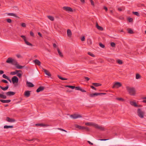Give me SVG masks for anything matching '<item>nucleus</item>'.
Returning a JSON list of instances; mask_svg holds the SVG:
<instances>
[{
    "label": "nucleus",
    "instance_id": "1",
    "mask_svg": "<svg viewBox=\"0 0 146 146\" xmlns=\"http://www.w3.org/2000/svg\"><path fill=\"white\" fill-rule=\"evenodd\" d=\"M126 88L127 90L130 95H134L136 94V90L135 88L130 87L128 86H126Z\"/></svg>",
    "mask_w": 146,
    "mask_h": 146
},
{
    "label": "nucleus",
    "instance_id": "2",
    "mask_svg": "<svg viewBox=\"0 0 146 146\" xmlns=\"http://www.w3.org/2000/svg\"><path fill=\"white\" fill-rule=\"evenodd\" d=\"M6 62L8 63L11 64L13 65H14L15 63H17V61L12 58H8L6 61Z\"/></svg>",
    "mask_w": 146,
    "mask_h": 146
},
{
    "label": "nucleus",
    "instance_id": "3",
    "mask_svg": "<svg viewBox=\"0 0 146 146\" xmlns=\"http://www.w3.org/2000/svg\"><path fill=\"white\" fill-rule=\"evenodd\" d=\"M144 114V113L140 109H138L137 110V114L140 118H143V117Z\"/></svg>",
    "mask_w": 146,
    "mask_h": 146
},
{
    "label": "nucleus",
    "instance_id": "4",
    "mask_svg": "<svg viewBox=\"0 0 146 146\" xmlns=\"http://www.w3.org/2000/svg\"><path fill=\"white\" fill-rule=\"evenodd\" d=\"M70 116L71 117L74 119L78 118H81L82 117V116L80 115L76 114L71 115Z\"/></svg>",
    "mask_w": 146,
    "mask_h": 146
},
{
    "label": "nucleus",
    "instance_id": "5",
    "mask_svg": "<svg viewBox=\"0 0 146 146\" xmlns=\"http://www.w3.org/2000/svg\"><path fill=\"white\" fill-rule=\"evenodd\" d=\"M93 126L96 128L102 131H104L105 130L104 127L102 126H99L98 124L96 123L93 124Z\"/></svg>",
    "mask_w": 146,
    "mask_h": 146
},
{
    "label": "nucleus",
    "instance_id": "6",
    "mask_svg": "<svg viewBox=\"0 0 146 146\" xmlns=\"http://www.w3.org/2000/svg\"><path fill=\"white\" fill-rule=\"evenodd\" d=\"M122 86V84L119 82H115L112 86V88H118Z\"/></svg>",
    "mask_w": 146,
    "mask_h": 146
},
{
    "label": "nucleus",
    "instance_id": "7",
    "mask_svg": "<svg viewBox=\"0 0 146 146\" xmlns=\"http://www.w3.org/2000/svg\"><path fill=\"white\" fill-rule=\"evenodd\" d=\"M11 81L13 84L17 83L19 81L18 78L16 76H14L11 78Z\"/></svg>",
    "mask_w": 146,
    "mask_h": 146
},
{
    "label": "nucleus",
    "instance_id": "8",
    "mask_svg": "<svg viewBox=\"0 0 146 146\" xmlns=\"http://www.w3.org/2000/svg\"><path fill=\"white\" fill-rule=\"evenodd\" d=\"M63 9L66 11H69L72 12L73 11V10L70 7H64L62 8Z\"/></svg>",
    "mask_w": 146,
    "mask_h": 146
},
{
    "label": "nucleus",
    "instance_id": "9",
    "mask_svg": "<svg viewBox=\"0 0 146 146\" xmlns=\"http://www.w3.org/2000/svg\"><path fill=\"white\" fill-rule=\"evenodd\" d=\"M15 94V92L11 91H9L6 93V94L8 96H13Z\"/></svg>",
    "mask_w": 146,
    "mask_h": 146
},
{
    "label": "nucleus",
    "instance_id": "10",
    "mask_svg": "<svg viewBox=\"0 0 146 146\" xmlns=\"http://www.w3.org/2000/svg\"><path fill=\"white\" fill-rule=\"evenodd\" d=\"M33 62L35 65H37L38 66L40 65L41 62L38 59H35L33 60Z\"/></svg>",
    "mask_w": 146,
    "mask_h": 146
},
{
    "label": "nucleus",
    "instance_id": "11",
    "mask_svg": "<svg viewBox=\"0 0 146 146\" xmlns=\"http://www.w3.org/2000/svg\"><path fill=\"white\" fill-rule=\"evenodd\" d=\"M6 120L7 121L9 122H14L15 121V120L14 119L10 118L9 117H7Z\"/></svg>",
    "mask_w": 146,
    "mask_h": 146
},
{
    "label": "nucleus",
    "instance_id": "12",
    "mask_svg": "<svg viewBox=\"0 0 146 146\" xmlns=\"http://www.w3.org/2000/svg\"><path fill=\"white\" fill-rule=\"evenodd\" d=\"M30 92L29 91H26L24 93L25 96L27 98L29 97L30 95Z\"/></svg>",
    "mask_w": 146,
    "mask_h": 146
},
{
    "label": "nucleus",
    "instance_id": "13",
    "mask_svg": "<svg viewBox=\"0 0 146 146\" xmlns=\"http://www.w3.org/2000/svg\"><path fill=\"white\" fill-rule=\"evenodd\" d=\"M44 89V86H40L36 90V92L38 93L39 92L43 91Z\"/></svg>",
    "mask_w": 146,
    "mask_h": 146
},
{
    "label": "nucleus",
    "instance_id": "14",
    "mask_svg": "<svg viewBox=\"0 0 146 146\" xmlns=\"http://www.w3.org/2000/svg\"><path fill=\"white\" fill-rule=\"evenodd\" d=\"M21 72L22 70H16L15 71L11 72L10 73V74L11 75H14L17 74V73H18V72Z\"/></svg>",
    "mask_w": 146,
    "mask_h": 146
},
{
    "label": "nucleus",
    "instance_id": "15",
    "mask_svg": "<svg viewBox=\"0 0 146 146\" xmlns=\"http://www.w3.org/2000/svg\"><path fill=\"white\" fill-rule=\"evenodd\" d=\"M43 70H44V71L46 75L48 76L49 77L51 76V75L48 71L44 69H43Z\"/></svg>",
    "mask_w": 146,
    "mask_h": 146
},
{
    "label": "nucleus",
    "instance_id": "16",
    "mask_svg": "<svg viewBox=\"0 0 146 146\" xmlns=\"http://www.w3.org/2000/svg\"><path fill=\"white\" fill-rule=\"evenodd\" d=\"M15 67L19 69H22L24 66H21L17 64V63H15V64H14Z\"/></svg>",
    "mask_w": 146,
    "mask_h": 146
},
{
    "label": "nucleus",
    "instance_id": "17",
    "mask_svg": "<svg viewBox=\"0 0 146 146\" xmlns=\"http://www.w3.org/2000/svg\"><path fill=\"white\" fill-rule=\"evenodd\" d=\"M27 86L29 87H33L34 86L32 83L28 81L27 82Z\"/></svg>",
    "mask_w": 146,
    "mask_h": 146
},
{
    "label": "nucleus",
    "instance_id": "18",
    "mask_svg": "<svg viewBox=\"0 0 146 146\" xmlns=\"http://www.w3.org/2000/svg\"><path fill=\"white\" fill-rule=\"evenodd\" d=\"M75 127L76 128H78L79 129H80L81 130H83L84 129V127L82 126H81L77 124H75Z\"/></svg>",
    "mask_w": 146,
    "mask_h": 146
},
{
    "label": "nucleus",
    "instance_id": "19",
    "mask_svg": "<svg viewBox=\"0 0 146 146\" xmlns=\"http://www.w3.org/2000/svg\"><path fill=\"white\" fill-rule=\"evenodd\" d=\"M67 34L68 36L69 37H71L72 33L71 30L69 29H68L67 30Z\"/></svg>",
    "mask_w": 146,
    "mask_h": 146
},
{
    "label": "nucleus",
    "instance_id": "20",
    "mask_svg": "<svg viewBox=\"0 0 146 146\" xmlns=\"http://www.w3.org/2000/svg\"><path fill=\"white\" fill-rule=\"evenodd\" d=\"M0 101L3 103H9L11 102V100H0Z\"/></svg>",
    "mask_w": 146,
    "mask_h": 146
},
{
    "label": "nucleus",
    "instance_id": "21",
    "mask_svg": "<svg viewBox=\"0 0 146 146\" xmlns=\"http://www.w3.org/2000/svg\"><path fill=\"white\" fill-rule=\"evenodd\" d=\"M130 104L132 106H134L135 107H138L139 106L137 105L136 103L133 101H130Z\"/></svg>",
    "mask_w": 146,
    "mask_h": 146
},
{
    "label": "nucleus",
    "instance_id": "22",
    "mask_svg": "<svg viewBox=\"0 0 146 146\" xmlns=\"http://www.w3.org/2000/svg\"><path fill=\"white\" fill-rule=\"evenodd\" d=\"M96 27L100 31H102L103 30V28L101 26H99L98 23L96 24Z\"/></svg>",
    "mask_w": 146,
    "mask_h": 146
},
{
    "label": "nucleus",
    "instance_id": "23",
    "mask_svg": "<svg viewBox=\"0 0 146 146\" xmlns=\"http://www.w3.org/2000/svg\"><path fill=\"white\" fill-rule=\"evenodd\" d=\"M0 88L3 90L5 91L8 89L9 88V85H7L5 87H3L1 86H0Z\"/></svg>",
    "mask_w": 146,
    "mask_h": 146
},
{
    "label": "nucleus",
    "instance_id": "24",
    "mask_svg": "<svg viewBox=\"0 0 146 146\" xmlns=\"http://www.w3.org/2000/svg\"><path fill=\"white\" fill-rule=\"evenodd\" d=\"M90 97H93L95 96H99V93H95L93 94H90L89 95Z\"/></svg>",
    "mask_w": 146,
    "mask_h": 146
},
{
    "label": "nucleus",
    "instance_id": "25",
    "mask_svg": "<svg viewBox=\"0 0 146 146\" xmlns=\"http://www.w3.org/2000/svg\"><path fill=\"white\" fill-rule=\"evenodd\" d=\"M7 15L9 16H13L17 18L18 17L16 14L13 13H8Z\"/></svg>",
    "mask_w": 146,
    "mask_h": 146
},
{
    "label": "nucleus",
    "instance_id": "26",
    "mask_svg": "<svg viewBox=\"0 0 146 146\" xmlns=\"http://www.w3.org/2000/svg\"><path fill=\"white\" fill-rule=\"evenodd\" d=\"M92 85L96 87H98L102 85V84L99 83H92Z\"/></svg>",
    "mask_w": 146,
    "mask_h": 146
},
{
    "label": "nucleus",
    "instance_id": "27",
    "mask_svg": "<svg viewBox=\"0 0 146 146\" xmlns=\"http://www.w3.org/2000/svg\"><path fill=\"white\" fill-rule=\"evenodd\" d=\"M57 50L60 56V57H63V55H62V53L60 51L59 49L58 48H57Z\"/></svg>",
    "mask_w": 146,
    "mask_h": 146
},
{
    "label": "nucleus",
    "instance_id": "28",
    "mask_svg": "<svg viewBox=\"0 0 146 146\" xmlns=\"http://www.w3.org/2000/svg\"><path fill=\"white\" fill-rule=\"evenodd\" d=\"M17 76L19 77L20 78H21L23 74V72L22 71L21 72H18V73H17Z\"/></svg>",
    "mask_w": 146,
    "mask_h": 146
},
{
    "label": "nucleus",
    "instance_id": "29",
    "mask_svg": "<svg viewBox=\"0 0 146 146\" xmlns=\"http://www.w3.org/2000/svg\"><path fill=\"white\" fill-rule=\"evenodd\" d=\"M13 126L12 125H5L4 126V128L5 129H8L9 128H13Z\"/></svg>",
    "mask_w": 146,
    "mask_h": 146
},
{
    "label": "nucleus",
    "instance_id": "30",
    "mask_svg": "<svg viewBox=\"0 0 146 146\" xmlns=\"http://www.w3.org/2000/svg\"><path fill=\"white\" fill-rule=\"evenodd\" d=\"M48 18L51 21H53L54 20V17L52 16H48Z\"/></svg>",
    "mask_w": 146,
    "mask_h": 146
},
{
    "label": "nucleus",
    "instance_id": "31",
    "mask_svg": "<svg viewBox=\"0 0 146 146\" xmlns=\"http://www.w3.org/2000/svg\"><path fill=\"white\" fill-rule=\"evenodd\" d=\"M35 125L36 126H38L40 127H44L46 126V125L43 124L42 123L36 124Z\"/></svg>",
    "mask_w": 146,
    "mask_h": 146
},
{
    "label": "nucleus",
    "instance_id": "32",
    "mask_svg": "<svg viewBox=\"0 0 146 146\" xmlns=\"http://www.w3.org/2000/svg\"><path fill=\"white\" fill-rule=\"evenodd\" d=\"M25 44L27 45L31 46H33V44L31 43H30L29 42H28L27 40L25 41Z\"/></svg>",
    "mask_w": 146,
    "mask_h": 146
},
{
    "label": "nucleus",
    "instance_id": "33",
    "mask_svg": "<svg viewBox=\"0 0 146 146\" xmlns=\"http://www.w3.org/2000/svg\"><path fill=\"white\" fill-rule=\"evenodd\" d=\"M128 33L129 34H132L133 33V32L132 30L130 29H127Z\"/></svg>",
    "mask_w": 146,
    "mask_h": 146
},
{
    "label": "nucleus",
    "instance_id": "34",
    "mask_svg": "<svg viewBox=\"0 0 146 146\" xmlns=\"http://www.w3.org/2000/svg\"><path fill=\"white\" fill-rule=\"evenodd\" d=\"M125 8L124 7H119L118 8V10L120 11H123L125 10Z\"/></svg>",
    "mask_w": 146,
    "mask_h": 146
},
{
    "label": "nucleus",
    "instance_id": "35",
    "mask_svg": "<svg viewBox=\"0 0 146 146\" xmlns=\"http://www.w3.org/2000/svg\"><path fill=\"white\" fill-rule=\"evenodd\" d=\"M141 76L140 75L138 74H136V78L137 79H138L140 78Z\"/></svg>",
    "mask_w": 146,
    "mask_h": 146
},
{
    "label": "nucleus",
    "instance_id": "36",
    "mask_svg": "<svg viewBox=\"0 0 146 146\" xmlns=\"http://www.w3.org/2000/svg\"><path fill=\"white\" fill-rule=\"evenodd\" d=\"M132 13L138 16H139L140 15L139 13L137 12H133Z\"/></svg>",
    "mask_w": 146,
    "mask_h": 146
},
{
    "label": "nucleus",
    "instance_id": "37",
    "mask_svg": "<svg viewBox=\"0 0 146 146\" xmlns=\"http://www.w3.org/2000/svg\"><path fill=\"white\" fill-rule=\"evenodd\" d=\"M66 87H67L72 88V89H74L75 88V86H74L67 85L66 86Z\"/></svg>",
    "mask_w": 146,
    "mask_h": 146
},
{
    "label": "nucleus",
    "instance_id": "38",
    "mask_svg": "<svg viewBox=\"0 0 146 146\" xmlns=\"http://www.w3.org/2000/svg\"><path fill=\"white\" fill-rule=\"evenodd\" d=\"M117 63L119 64H121L123 63V62L121 60H118L117 61Z\"/></svg>",
    "mask_w": 146,
    "mask_h": 146
},
{
    "label": "nucleus",
    "instance_id": "39",
    "mask_svg": "<svg viewBox=\"0 0 146 146\" xmlns=\"http://www.w3.org/2000/svg\"><path fill=\"white\" fill-rule=\"evenodd\" d=\"M92 124V123H88H88H85V125H88V126H91V125H92L93 126V124Z\"/></svg>",
    "mask_w": 146,
    "mask_h": 146
},
{
    "label": "nucleus",
    "instance_id": "40",
    "mask_svg": "<svg viewBox=\"0 0 146 146\" xmlns=\"http://www.w3.org/2000/svg\"><path fill=\"white\" fill-rule=\"evenodd\" d=\"M127 20L129 22H132L133 21V19L131 18H128Z\"/></svg>",
    "mask_w": 146,
    "mask_h": 146
},
{
    "label": "nucleus",
    "instance_id": "41",
    "mask_svg": "<svg viewBox=\"0 0 146 146\" xmlns=\"http://www.w3.org/2000/svg\"><path fill=\"white\" fill-rule=\"evenodd\" d=\"M111 45L112 47H115V44L114 42H111Z\"/></svg>",
    "mask_w": 146,
    "mask_h": 146
},
{
    "label": "nucleus",
    "instance_id": "42",
    "mask_svg": "<svg viewBox=\"0 0 146 146\" xmlns=\"http://www.w3.org/2000/svg\"><path fill=\"white\" fill-rule=\"evenodd\" d=\"M116 100L120 101H123L124 100V99L121 98H116Z\"/></svg>",
    "mask_w": 146,
    "mask_h": 146
},
{
    "label": "nucleus",
    "instance_id": "43",
    "mask_svg": "<svg viewBox=\"0 0 146 146\" xmlns=\"http://www.w3.org/2000/svg\"><path fill=\"white\" fill-rule=\"evenodd\" d=\"M88 54H89V55H90V56H91L92 57H94L95 56L94 55V54H93L91 52H88Z\"/></svg>",
    "mask_w": 146,
    "mask_h": 146
},
{
    "label": "nucleus",
    "instance_id": "44",
    "mask_svg": "<svg viewBox=\"0 0 146 146\" xmlns=\"http://www.w3.org/2000/svg\"><path fill=\"white\" fill-rule=\"evenodd\" d=\"M1 82H4L5 83H8V82L7 80H4V79L2 80L1 81Z\"/></svg>",
    "mask_w": 146,
    "mask_h": 146
},
{
    "label": "nucleus",
    "instance_id": "45",
    "mask_svg": "<svg viewBox=\"0 0 146 146\" xmlns=\"http://www.w3.org/2000/svg\"><path fill=\"white\" fill-rule=\"evenodd\" d=\"M99 45L100 47L102 48H104L105 47V46L101 43H99Z\"/></svg>",
    "mask_w": 146,
    "mask_h": 146
},
{
    "label": "nucleus",
    "instance_id": "46",
    "mask_svg": "<svg viewBox=\"0 0 146 146\" xmlns=\"http://www.w3.org/2000/svg\"><path fill=\"white\" fill-rule=\"evenodd\" d=\"M21 37L23 39L24 41H25L26 40H27L26 39V37L25 36L21 35Z\"/></svg>",
    "mask_w": 146,
    "mask_h": 146
},
{
    "label": "nucleus",
    "instance_id": "47",
    "mask_svg": "<svg viewBox=\"0 0 146 146\" xmlns=\"http://www.w3.org/2000/svg\"><path fill=\"white\" fill-rule=\"evenodd\" d=\"M6 20H7V22L8 23H11L12 21L11 19H7Z\"/></svg>",
    "mask_w": 146,
    "mask_h": 146
},
{
    "label": "nucleus",
    "instance_id": "48",
    "mask_svg": "<svg viewBox=\"0 0 146 146\" xmlns=\"http://www.w3.org/2000/svg\"><path fill=\"white\" fill-rule=\"evenodd\" d=\"M3 77L4 78H5L6 79H8V77L7 76L5 75V74H3Z\"/></svg>",
    "mask_w": 146,
    "mask_h": 146
},
{
    "label": "nucleus",
    "instance_id": "49",
    "mask_svg": "<svg viewBox=\"0 0 146 146\" xmlns=\"http://www.w3.org/2000/svg\"><path fill=\"white\" fill-rule=\"evenodd\" d=\"M75 88L76 90H80L81 88L79 86L75 87Z\"/></svg>",
    "mask_w": 146,
    "mask_h": 146
},
{
    "label": "nucleus",
    "instance_id": "50",
    "mask_svg": "<svg viewBox=\"0 0 146 146\" xmlns=\"http://www.w3.org/2000/svg\"><path fill=\"white\" fill-rule=\"evenodd\" d=\"M84 129L86 130V131H90V129L89 128L87 127H84Z\"/></svg>",
    "mask_w": 146,
    "mask_h": 146
},
{
    "label": "nucleus",
    "instance_id": "51",
    "mask_svg": "<svg viewBox=\"0 0 146 146\" xmlns=\"http://www.w3.org/2000/svg\"><path fill=\"white\" fill-rule=\"evenodd\" d=\"M21 25L23 27H26V25L25 23H21Z\"/></svg>",
    "mask_w": 146,
    "mask_h": 146
},
{
    "label": "nucleus",
    "instance_id": "52",
    "mask_svg": "<svg viewBox=\"0 0 146 146\" xmlns=\"http://www.w3.org/2000/svg\"><path fill=\"white\" fill-rule=\"evenodd\" d=\"M90 1L92 5L93 6H94V3L93 1L92 0H90Z\"/></svg>",
    "mask_w": 146,
    "mask_h": 146
},
{
    "label": "nucleus",
    "instance_id": "53",
    "mask_svg": "<svg viewBox=\"0 0 146 146\" xmlns=\"http://www.w3.org/2000/svg\"><path fill=\"white\" fill-rule=\"evenodd\" d=\"M84 78L87 81H88L90 80V79L89 78L87 77H84Z\"/></svg>",
    "mask_w": 146,
    "mask_h": 146
},
{
    "label": "nucleus",
    "instance_id": "54",
    "mask_svg": "<svg viewBox=\"0 0 146 146\" xmlns=\"http://www.w3.org/2000/svg\"><path fill=\"white\" fill-rule=\"evenodd\" d=\"M30 35L33 36H34V33L32 31H31L30 33Z\"/></svg>",
    "mask_w": 146,
    "mask_h": 146
},
{
    "label": "nucleus",
    "instance_id": "55",
    "mask_svg": "<svg viewBox=\"0 0 146 146\" xmlns=\"http://www.w3.org/2000/svg\"><path fill=\"white\" fill-rule=\"evenodd\" d=\"M85 40V38L84 36H83L82 37V38H81V40L82 41H84Z\"/></svg>",
    "mask_w": 146,
    "mask_h": 146
},
{
    "label": "nucleus",
    "instance_id": "56",
    "mask_svg": "<svg viewBox=\"0 0 146 146\" xmlns=\"http://www.w3.org/2000/svg\"><path fill=\"white\" fill-rule=\"evenodd\" d=\"M109 139H99V140L101 141H106L107 140H108Z\"/></svg>",
    "mask_w": 146,
    "mask_h": 146
},
{
    "label": "nucleus",
    "instance_id": "57",
    "mask_svg": "<svg viewBox=\"0 0 146 146\" xmlns=\"http://www.w3.org/2000/svg\"><path fill=\"white\" fill-rule=\"evenodd\" d=\"M99 95H105L106 94V93H99Z\"/></svg>",
    "mask_w": 146,
    "mask_h": 146
},
{
    "label": "nucleus",
    "instance_id": "58",
    "mask_svg": "<svg viewBox=\"0 0 146 146\" xmlns=\"http://www.w3.org/2000/svg\"><path fill=\"white\" fill-rule=\"evenodd\" d=\"M35 138H33V139H26V140H27L29 141H33V140H35Z\"/></svg>",
    "mask_w": 146,
    "mask_h": 146
},
{
    "label": "nucleus",
    "instance_id": "59",
    "mask_svg": "<svg viewBox=\"0 0 146 146\" xmlns=\"http://www.w3.org/2000/svg\"><path fill=\"white\" fill-rule=\"evenodd\" d=\"M80 90L83 92H86V90H85L82 89L81 88H80Z\"/></svg>",
    "mask_w": 146,
    "mask_h": 146
},
{
    "label": "nucleus",
    "instance_id": "60",
    "mask_svg": "<svg viewBox=\"0 0 146 146\" xmlns=\"http://www.w3.org/2000/svg\"><path fill=\"white\" fill-rule=\"evenodd\" d=\"M58 129L59 130H61L62 131H64L65 132H66V131L64 129H62L61 128H58Z\"/></svg>",
    "mask_w": 146,
    "mask_h": 146
},
{
    "label": "nucleus",
    "instance_id": "61",
    "mask_svg": "<svg viewBox=\"0 0 146 146\" xmlns=\"http://www.w3.org/2000/svg\"><path fill=\"white\" fill-rule=\"evenodd\" d=\"M87 142L88 143H89V144L91 145H93V143L91 142L90 141H87Z\"/></svg>",
    "mask_w": 146,
    "mask_h": 146
},
{
    "label": "nucleus",
    "instance_id": "62",
    "mask_svg": "<svg viewBox=\"0 0 146 146\" xmlns=\"http://www.w3.org/2000/svg\"><path fill=\"white\" fill-rule=\"evenodd\" d=\"M38 35L41 37H42V36L41 33L40 32L38 33Z\"/></svg>",
    "mask_w": 146,
    "mask_h": 146
},
{
    "label": "nucleus",
    "instance_id": "63",
    "mask_svg": "<svg viewBox=\"0 0 146 146\" xmlns=\"http://www.w3.org/2000/svg\"><path fill=\"white\" fill-rule=\"evenodd\" d=\"M4 73V71L2 70H0V74H1Z\"/></svg>",
    "mask_w": 146,
    "mask_h": 146
},
{
    "label": "nucleus",
    "instance_id": "64",
    "mask_svg": "<svg viewBox=\"0 0 146 146\" xmlns=\"http://www.w3.org/2000/svg\"><path fill=\"white\" fill-rule=\"evenodd\" d=\"M104 9L106 11H108V8L107 7H104Z\"/></svg>",
    "mask_w": 146,
    "mask_h": 146
}]
</instances>
